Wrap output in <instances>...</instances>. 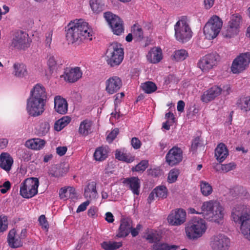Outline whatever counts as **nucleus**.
Returning a JSON list of instances; mask_svg holds the SVG:
<instances>
[{
	"label": "nucleus",
	"instance_id": "1",
	"mask_svg": "<svg viewBox=\"0 0 250 250\" xmlns=\"http://www.w3.org/2000/svg\"><path fill=\"white\" fill-rule=\"evenodd\" d=\"M47 99L45 88L40 84H37L30 92L27 100L26 110L31 116L37 117L44 112Z\"/></svg>",
	"mask_w": 250,
	"mask_h": 250
},
{
	"label": "nucleus",
	"instance_id": "2",
	"mask_svg": "<svg viewBox=\"0 0 250 250\" xmlns=\"http://www.w3.org/2000/svg\"><path fill=\"white\" fill-rule=\"evenodd\" d=\"M66 31V38L69 43L82 42L84 39L92 40L93 31L89 27L88 23L82 19L70 22Z\"/></svg>",
	"mask_w": 250,
	"mask_h": 250
},
{
	"label": "nucleus",
	"instance_id": "3",
	"mask_svg": "<svg viewBox=\"0 0 250 250\" xmlns=\"http://www.w3.org/2000/svg\"><path fill=\"white\" fill-rule=\"evenodd\" d=\"M231 218L240 226L245 238L250 241V208L241 204L235 205L231 209Z\"/></svg>",
	"mask_w": 250,
	"mask_h": 250
},
{
	"label": "nucleus",
	"instance_id": "4",
	"mask_svg": "<svg viewBox=\"0 0 250 250\" xmlns=\"http://www.w3.org/2000/svg\"><path fill=\"white\" fill-rule=\"evenodd\" d=\"M206 229L205 220L198 218L192 219L185 228L186 235L191 240H195L201 237Z\"/></svg>",
	"mask_w": 250,
	"mask_h": 250
},
{
	"label": "nucleus",
	"instance_id": "5",
	"mask_svg": "<svg viewBox=\"0 0 250 250\" xmlns=\"http://www.w3.org/2000/svg\"><path fill=\"white\" fill-rule=\"evenodd\" d=\"M175 36L178 41L185 42L192 37V32L189 25V21L185 17L178 21L174 26Z\"/></svg>",
	"mask_w": 250,
	"mask_h": 250
},
{
	"label": "nucleus",
	"instance_id": "6",
	"mask_svg": "<svg viewBox=\"0 0 250 250\" xmlns=\"http://www.w3.org/2000/svg\"><path fill=\"white\" fill-rule=\"evenodd\" d=\"M124 54V49L121 44L115 42L112 43L106 51L108 64L111 67L119 65L123 61Z\"/></svg>",
	"mask_w": 250,
	"mask_h": 250
},
{
	"label": "nucleus",
	"instance_id": "7",
	"mask_svg": "<svg viewBox=\"0 0 250 250\" xmlns=\"http://www.w3.org/2000/svg\"><path fill=\"white\" fill-rule=\"evenodd\" d=\"M39 181L37 178H27L21 184L20 194L25 198H30L38 193Z\"/></svg>",
	"mask_w": 250,
	"mask_h": 250
},
{
	"label": "nucleus",
	"instance_id": "8",
	"mask_svg": "<svg viewBox=\"0 0 250 250\" xmlns=\"http://www.w3.org/2000/svg\"><path fill=\"white\" fill-rule=\"evenodd\" d=\"M31 40L28 34L23 31L15 33L11 42V46L16 49L25 50L30 46Z\"/></svg>",
	"mask_w": 250,
	"mask_h": 250
},
{
	"label": "nucleus",
	"instance_id": "9",
	"mask_svg": "<svg viewBox=\"0 0 250 250\" xmlns=\"http://www.w3.org/2000/svg\"><path fill=\"white\" fill-rule=\"evenodd\" d=\"M250 62V53H242L233 60L231 67V71L234 74L240 73L248 67Z\"/></svg>",
	"mask_w": 250,
	"mask_h": 250
},
{
	"label": "nucleus",
	"instance_id": "10",
	"mask_svg": "<svg viewBox=\"0 0 250 250\" xmlns=\"http://www.w3.org/2000/svg\"><path fill=\"white\" fill-rule=\"evenodd\" d=\"M104 17L114 34L120 35L124 32L123 21L118 16L107 12L104 13Z\"/></svg>",
	"mask_w": 250,
	"mask_h": 250
},
{
	"label": "nucleus",
	"instance_id": "11",
	"mask_svg": "<svg viewBox=\"0 0 250 250\" xmlns=\"http://www.w3.org/2000/svg\"><path fill=\"white\" fill-rule=\"evenodd\" d=\"M220 60V56L216 53L208 54L200 59L198 66L203 72H208L216 66Z\"/></svg>",
	"mask_w": 250,
	"mask_h": 250
},
{
	"label": "nucleus",
	"instance_id": "12",
	"mask_svg": "<svg viewBox=\"0 0 250 250\" xmlns=\"http://www.w3.org/2000/svg\"><path fill=\"white\" fill-rule=\"evenodd\" d=\"M209 246L212 250H228L230 246V240L224 234H218L210 238Z\"/></svg>",
	"mask_w": 250,
	"mask_h": 250
},
{
	"label": "nucleus",
	"instance_id": "13",
	"mask_svg": "<svg viewBox=\"0 0 250 250\" xmlns=\"http://www.w3.org/2000/svg\"><path fill=\"white\" fill-rule=\"evenodd\" d=\"M186 220V212L182 208L172 210L167 217L168 223L172 226H180Z\"/></svg>",
	"mask_w": 250,
	"mask_h": 250
},
{
	"label": "nucleus",
	"instance_id": "14",
	"mask_svg": "<svg viewBox=\"0 0 250 250\" xmlns=\"http://www.w3.org/2000/svg\"><path fill=\"white\" fill-rule=\"evenodd\" d=\"M183 158V151L177 146L171 148L166 156V162L169 165L174 166L179 163Z\"/></svg>",
	"mask_w": 250,
	"mask_h": 250
},
{
	"label": "nucleus",
	"instance_id": "15",
	"mask_svg": "<svg viewBox=\"0 0 250 250\" xmlns=\"http://www.w3.org/2000/svg\"><path fill=\"white\" fill-rule=\"evenodd\" d=\"M105 90L109 94L117 92L122 86L121 79L117 76L109 78L105 82Z\"/></svg>",
	"mask_w": 250,
	"mask_h": 250
},
{
	"label": "nucleus",
	"instance_id": "16",
	"mask_svg": "<svg viewBox=\"0 0 250 250\" xmlns=\"http://www.w3.org/2000/svg\"><path fill=\"white\" fill-rule=\"evenodd\" d=\"M62 65L61 61L57 57L53 55H49L47 61V70L46 71V76H51L53 73L57 72Z\"/></svg>",
	"mask_w": 250,
	"mask_h": 250
},
{
	"label": "nucleus",
	"instance_id": "17",
	"mask_svg": "<svg viewBox=\"0 0 250 250\" xmlns=\"http://www.w3.org/2000/svg\"><path fill=\"white\" fill-rule=\"evenodd\" d=\"M132 228V221L129 218H123L120 221V226L117 234L118 237L127 236Z\"/></svg>",
	"mask_w": 250,
	"mask_h": 250
},
{
	"label": "nucleus",
	"instance_id": "18",
	"mask_svg": "<svg viewBox=\"0 0 250 250\" xmlns=\"http://www.w3.org/2000/svg\"><path fill=\"white\" fill-rule=\"evenodd\" d=\"M123 183L134 194L138 195L140 193V180L137 177H131L124 179Z\"/></svg>",
	"mask_w": 250,
	"mask_h": 250
},
{
	"label": "nucleus",
	"instance_id": "19",
	"mask_svg": "<svg viewBox=\"0 0 250 250\" xmlns=\"http://www.w3.org/2000/svg\"><path fill=\"white\" fill-rule=\"evenodd\" d=\"M219 207L217 200H212L204 202L201 207V212L205 218L211 221V218L209 217L211 209L213 208L218 209Z\"/></svg>",
	"mask_w": 250,
	"mask_h": 250
},
{
	"label": "nucleus",
	"instance_id": "20",
	"mask_svg": "<svg viewBox=\"0 0 250 250\" xmlns=\"http://www.w3.org/2000/svg\"><path fill=\"white\" fill-rule=\"evenodd\" d=\"M82 72L78 67L66 69L64 75L65 81L70 83H74L82 77Z\"/></svg>",
	"mask_w": 250,
	"mask_h": 250
},
{
	"label": "nucleus",
	"instance_id": "21",
	"mask_svg": "<svg viewBox=\"0 0 250 250\" xmlns=\"http://www.w3.org/2000/svg\"><path fill=\"white\" fill-rule=\"evenodd\" d=\"M222 92V88L214 86L205 91L202 96L201 100L203 102L208 103L219 96Z\"/></svg>",
	"mask_w": 250,
	"mask_h": 250
},
{
	"label": "nucleus",
	"instance_id": "22",
	"mask_svg": "<svg viewBox=\"0 0 250 250\" xmlns=\"http://www.w3.org/2000/svg\"><path fill=\"white\" fill-rule=\"evenodd\" d=\"M54 108L55 111L61 114L67 113L68 104L65 99L60 96H57L54 98Z\"/></svg>",
	"mask_w": 250,
	"mask_h": 250
},
{
	"label": "nucleus",
	"instance_id": "23",
	"mask_svg": "<svg viewBox=\"0 0 250 250\" xmlns=\"http://www.w3.org/2000/svg\"><path fill=\"white\" fill-rule=\"evenodd\" d=\"M13 164V159L11 155L6 152H3L0 155V167L6 171L11 169Z\"/></svg>",
	"mask_w": 250,
	"mask_h": 250
},
{
	"label": "nucleus",
	"instance_id": "24",
	"mask_svg": "<svg viewBox=\"0 0 250 250\" xmlns=\"http://www.w3.org/2000/svg\"><path fill=\"white\" fill-rule=\"evenodd\" d=\"M8 242L11 248H16L22 246V243L19 235L16 233L15 229H12L9 232L8 235Z\"/></svg>",
	"mask_w": 250,
	"mask_h": 250
},
{
	"label": "nucleus",
	"instance_id": "25",
	"mask_svg": "<svg viewBox=\"0 0 250 250\" xmlns=\"http://www.w3.org/2000/svg\"><path fill=\"white\" fill-rule=\"evenodd\" d=\"M147 60L151 63L159 62L162 59V52L160 48L153 47L146 55Z\"/></svg>",
	"mask_w": 250,
	"mask_h": 250
},
{
	"label": "nucleus",
	"instance_id": "26",
	"mask_svg": "<svg viewBox=\"0 0 250 250\" xmlns=\"http://www.w3.org/2000/svg\"><path fill=\"white\" fill-rule=\"evenodd\" d=\"M84 196L88 199H95L97 196L96 183L92 181L88 183L84 188Z\"/></svg>",
	"mask_w": 250,
	"mask_h": 250
},
{
	"label": "nucleus",
	"instance_id": "27",
	"mask_svg": "<svg viewBox=\"0 0 250 250\" xmlns=\"http://www.w3.org/2000/svg\"><path fill=\"white\" fill-rule=\"evenodd\" d=\"M12 74L17 78H22L28 74L26 66L22 63L15 62L13 66Z\"/></svg>",
	"mask_w": 250,
	"mask_h": 250
},
{
	"label": "nucleus",
	"instance_id": "28",
	"mask_svg": "<svg viewBox=\"0 0 250 250\" xmlns=\"http://www.w3.org/2000/svg\"><path fill=\"white\" fill-rule=\"evenodd\" d=\"M218 204L219 206L218 208H213L211 209V212L210 213V217L211 218V221L219 223L220 221L222 220L224 216V208L221 205L220 203L218 201Z\"/></svg>",
	"mask_w": 250,
	"mask_h": 250
},
{
	"label": "nucleus",
	"instance_id": "29",
	"mask_svg": "<svg viewBox=\"0 0 250 250\" xmlns=\"http://www.w3.org/2000/svg\"><path fill=\"white\" fill-rule=\"evenodd\" d=\"M228 154V150L225 144L221 143L217 146L215 151V156L219 162H223Z\"/></svg>",
	"mask_w": 250,
	"mask_h": 250
},
{
	"label": "nucleus",
	"instance_id": "30",
	"mask_svg": "<svg viewBox=\"0 0 250 250\" xmlns=\"http://www.w3.org/2000/svg\"><path fill=\"white\" fill-rule=\"evenodd\" d=\"M45 142L44 140L39 138H34L27 140L25 144V146L32 149H41L44 146Z\"/></svg>",
	"mask_w": 250,
	"mask_h": 250
},
{
	"label": "nucleus",
	"instance_id": "31",
	"mask_svg": "<svg viewBox=\"0 0 250 250\" xmlns=\"http://www.w3.org/2000/svg\"><path fill=\"white\" fill-rule=\"evenodd\" d=\"M89 5L93 12L97 14L103 11L105 7L103 0H90Z\"/></svg>",
	"mask_w": 250,
	"mask_h": 250
},
{
	"label": "nucleus",
	"instance_id": "32",
	"mask_svg": "<svg viewBox=\"0 0 250 250\" xmlns=\"http://www.w3.org/2000/svg\"><path fill=\"white\" fill-rule=\"evenodd\" d=\"M59 195L61 199L64 200L68 198L73 199L75 197V189L71 187H69L66 188H62L60 190Z\"/></svg>",
	"mask_w": 250,
	"mask_h": 250
},
{
	"label": "nucleus",
	"instance_id": "33",
	"mask_svg": "<svg viewBox=\"0 0 250 250\" xmlns=\"http://www.w3.org/2000/svg\"><path fill=\"white\" fill-rule=\"evenodd\" d=\"M220 31L212 27L210 24H205L204 27V33L206 38L208 40L215 38Z\"/></svg>",
	"mask_w": 250,
	"mask_h": 250
},
{
	"label": "nucleus",
	"instance_id": "34",
	"mask_svg": "<svg viewBox=\"0 0 250 250\" xmlns=\"http://www.w3.org/2000/svg\"><path fill=\"white\" fill-rule=\"evenodd\" d=\"M92 122L87 120L83 121L79 127V131L81 134L84 136L87 135L91 132Z\"/></svg>",
	"mask_w": 250,
	"mask_h": 250
},
{
	"label": "nucleus",
	"instance_id": "35",
	"mask_svg": "<svg viewBox=\"0 0 250 250\" xmlns=\"http://www.w3.org/2000/svg\"><path fill=\"white\" fill-rule=\"evenodd\" d=\"M108 151L106 148L99 147L97 148L94 153V157L96 161H101L107 157Z\"/></svg>",
	"mask_w": 250,
	"mask_h": 250
},
{
	"label": "nucleus",
	"instance_id": "36",
	"mask_svg": "<svg viewBox=\"0 0 250 250\" xmlns=\"http://www.w3.org/2000/svg\"><path fill=\"white\" fill-rule=\"evenodd\" d=\"M71 121L69 116H64L56 122L54 125V129L56 131H60L66 126Z\"/></svg>",
	"mask_w": 250,
	"mask_h": 250
},
{
	"label": "nucleus",
	"instance_id": "37",
	"mask_svg": "<svg viewBox=\"0 0 250 250\" xmlns=\"http://www.w3.org/2000/svg\"><path fill=\"white\" fill-rule=\"evenodd\" d=\"M206 24H210L212 27L217 29V31H220L223 22L219 17L214 15L208 20Z\"/></svg>",
	"mask_w": 250,
	"mask_h": 250
},
{
	"label": "nucleus",
	"instance_id": "38",
	"mask_svg": "<svg viewBox=\"0 0 250 250\" xmlns=\"http://www.w3.org/2000/svg\"><path fill=\"white\" fill-rule=\"evenodd\" d=\"M239 32V29L237 27H234L228 25L226 29L222 33L224 37L226 38H233L236 36Z\"/></svg>",
	"mask_w": 250,
	"mask_h": 250
},
{
	"label": "nucleus",
	"instance_id": "39",
	"mask_svg": "<svg viewBox=\"0 0 250 250\" xmlns=\"http://www.w3.org/2000/svg\"><path fill=\"white\" fill-rule=\"evenodd\" d=\"M132 32L135 39L140 41L144 39V33L142 27L138 24H134L132 27Z\"/></svg>",
	"mask_w": 250,
	"mask_h": 250
},
{
	"label": "nucleus",
	"instance_id": "40",
	"mask_svg": "<svg viewBox=\"0 0 250 250\" xmlns=\"http://www.w3.org/2000/svg\"><path fill=\"white\" fill-rule=\"evenodd\" d=\"M122 246L121 242H104L101 244L102 247L105 250H114Z\"/></svg>",
	"mask_w": 250,
	"mask_h": 250
},
{
	"label": "nucleus",
	"instance_id": "41",
	"mask_svg": "<svg viewBox=\"0 0 250 250\" xmlns=\"http://www.w3.org/2000/svg\"><path fill=\"white\" fill-rule=\"evenodd\" d=\"M156 193V197L160 199L167 198V189L165 186H161L154 189Z\"/></svg>",
	"mask_w": 250,
	"mask_h": 250
},
{
	"label": "nucleus",
	"instance_id": "42",
	"mask_svg": "<svg viewBox=\"0 0 250 250\" xmlns=\"http://www.w3.org/2000/svg\"><path fill=\"white\" fill-rule=\"evenodd\" d=\"M200 188L202 193L205 196L209 195L212 192V187L207 182H201Z\"/></svg>",
	"mask_w": 250,
	"mask_h": 250
},
{
	"label": "nucleus",
	"instance_id": "43",
	"mask_svg": "<svg viewBox=\"0 0 250 250\" xmlns=\"http://www.w3.org/2000/svg\"><path fill=\"white\" fill-rule=\"evenodd\" d=\"M141 87L143 90L146 93L154 92L157 89L156 85L154 83L149 81L142 83Z\"/></svg>",
	"mask_w": 250,
	"mask_h": 250
},
{
	"label": "nucleus",
	"instance_id": "44",
	"mask_svg": "<svg viewBox=\"0 0 250 250\" xmlns=\"http://www.w3.org/2000/svg\"><path fill=\"white\" fill-rule=\"evenodd\" d=\"M146 238L149 243L156 244L161 242L162 236L157 233H150L146 235Z\"/></svg>",
	"mask_w": 250,
	"mask_h": 250
},
{
	"label": "nucleus",
	"instance_id": "45",
	"mask_svg": "<svg viewBox=\"0 0 250 250\" xmlns=\"http://www.w3.org/2000/svg\"><path fill=\"white\" fill-rule=\"evenodd\" d=\"M242 23V17L238 14L232 15L230 20L229 22V25L237 27L239 29L240 25Z\"/></svg>",
	"mask_w": 250,
	"mask_h": 250
},
{
	"label": "nucleus",
	"instance_id": "46",
	"mask_svg": "<svg viewBox=\"0 0 250 250\" xmlns=\"http://www.w3.org/2000/svg\"><path fill=\"white\" fill-rule=\"evenodd\" d=\"M238 106L241 110L245 112L250 110V97H247L242 99Z\"/></svg>",
	"mask_w": 250,
	"mask_h": 250
},
{
	"label": "nucleus",
	"instance_id": "47",
	"mask_svg": "<svg viewBox=\"0 0 250 250\" xmlns=\"http://www.w3.org/2000/svg\"><path fill=\"white\" fill-rule=\"evenodd\" d=\"M50 125L47 122L44 121L42 122L38 129V133L41 136L45 135L50 129Z\"/></svg>",
	"mask_w": 250,
	"mask_h": 250
},
{
	"label": "nucleus",
	"instance_id": "48",
	"mask_svg": "<svg viewBox=\"0 0 250 250\" xmlns=\"http://www.w3.org/2000/svg\"><path fill=\"white\" fill-rule=\"evenodd\" d=\"M188 56L187 51L185 49H180L174 52V58L177 61L185 60Z\"/></svg>",
	"mask_w": 250,
	"mask_h": 250
},
{
	"label": "nucleus",
	"instance_id": "49",
	"mask_svg": "<svg viewBox=\"0 0 250 250\" xmlns=\"http://www.w3.org/2000/svg\"><path fill=\"white\" fill-rule=\"evenodd\" d=\"M148 167V161L146 160H142L135 167L132 168L133 171H144Z\"/></svg>",
	"mask_w": 250,
	"mask_h": 250
},
{
	"label": "nucleus",
	"instance_id": "50",
	"mask_svg": "<svg viewBox=\"0 0 250 250\" xmlns=\"http://www.w3.org/2000/svg\"><path fill=\"white\" fill-rule=\"evenodd\" d=\"M179 174V170L177 169H171L168 175V181L170 183H173L177 180L178 176Z\"/></svg>",
	"mask_w": 250,
	"mask_h": 250
},
{
	"label": "nucleus",
	"instance_id": "51",
	"mask_svg": "<svg viewBox=\"0 0 250 250\" xmlns=\"http://www.w3.org/2000/svg\"><path fill=\"white\" fill-rule=\"evenodd\" d=\"M7 218L6 216H0V232L5 231L7 229Z\"/></svg>",
	"mask_w": 250,
	"mask_h": 250
},
{
	"label": "nucleus",
	"instance_id": "52",
	"mask_svg": "<svg viewBox=\"0 0 250 250\" xmlns=\"http://www.w3.org/2000/svg\"><path fill=\"white\" fill-rule=\"evenodd\" d=\"M118 133L119 129L118 128H115L107 136L106 140L109 143L112 142L116 137Z\"/></svg>",
	"mask_w": 250,
	"mask_h": 250
},
{
	"label": "nucleus",
	"instance_id": "53",
	"mask_svg": "<svg viewBox=\"0 0 250 250\" xmlns=\"http://www.w3.org/2000/svg\"><path fill=\"white\" fill-rule=\"evenodd\" d=\"M167 244L160 242L159 243L153 244L152 246V250H166Z\"/></svg>",
	"mask_w": 250,
	"mask_h": 250
},
{
	"label": "nucleus",
	"instance_id": "54",
	"mask_svg": "<svg viewBox=\"0 0 250 250\" xmlns=\"http://www.w3.org/2000/svg\"><path fill=\"white\" fill-rule=\"evenodd\" d=\"M220 169L224 172H227L235 167V165L234 163H229L226 165H221L220 166Z\"/></svg>",
	"mask_w": 250,
	"mask_h": 250
},
{
	"label": "nucleus",
	"instance_id": "55",
	"mask_svg": "<svg viewBox=\"0 0 250 250\" xmlns=\"http://www.w3.org/2000/svg\"><path fill=\"white\" fill-rule=\"evenodd\" d=\"M11 187L10 182L8 181L5 182L2 186L0 187V191L2 193H5Z\"/></svg>",
	"mask_w": 250,
	"mask_h": 250
},
{
	"label": "nucleus",
	"instance_id": "56",
	"mask_svg": "<svg viewBox=\"0 0 250 250\" xmlns=\"http://www.w3.org/2000/svg\"><path fill=\"white\" fill-rule=\"evenodd\" d=\"M52 35L53 32L52 31H50L45 34V43L46 46L48 47L50 46V44L52 42Z\"/></svg>",
	"mask_w": 250,
	"mask_h": 250
},
{
	"label": "nucleus",
	"instance_id": "57",
	"mask_svg": "<svg viewBox=\"0 0 250 250\" xmlns=\"http://www.w3.org/2000/svg\"><path fill=\"white\" fill-rule=\"evenodd\" d=\"M131 145L134 148L137 149L141 147V142L137 138L134 137L131 140Z\"/></svg>",
	"mask_w": 250,
	"mask_h": 250
},
{
	"label": "nucleus",
	"instance_id": "58",
	"mask_svg": "<svg viewBox=\"0 0 250 250\" xmlns=\"http://www.w3.org/2000/svg\"><path fill=\"white\" fill-rule=\"evenodd\" d=\"M200 145V140L199 137L195 138L192 142L191 149L192 151H195L197 147Z\"/></svg>",
	"mask_w": 250,
	"mask_h": 250
},
{
	"label": "nucleus",
	"instance_id": "59",
	"mask_svg": "<svg viewBox=\"0 0 250 250\" xmlns=\"http://www.w3.org/2000/svg\"><path fill=\"white\" fill-rule=\"evenodd\" d=\"M39 221L41 224V225L42 226V227L46 229L48 228V223L46 220V218L45 217V215H42L40 216V217L39 218Z\"/></svg>",
	"mask_w": 250,
	"mask_h": 250
},
{
	"label": "nucleus",
	"instance_id": "60",
	"mask_svg": "<svg viewBox=\"0 0 250 250\" xmlns=\"http://www.w3.org/2000/svg\"><path fill=\"white\" fill-rule=\"evenodd\" d=\"M67 150L66 146H59L56 148L57 153L62 156L64 155Z\"/></svg>",
	"mask_w": 250,
	"mask_h": 250
},
{
	"label": "nucleus",
	"instance_id": "61",
	"mask_svg": "<svg viewBox=\"0 0 250 250\" xmlns=\"http://www.w3.org/2000/svg\"><path fill=\"white\" fill-rule=\"evenodd\" d=\"M89 204V201L87 200L81 204L77 209V212H80L85 210L87 206Z\"/></svg>",
	"mask_w": 250,
	"mask_h": 250
},
{
	"label": "nucleus",
	"instance_id": "62",
	"mask_svg": "<svg viewBox=\"0 0 250 250\" xmlns=\"http://www.w3.org/2000/svg\"><path fill=\"white\" fill-rule=\"evenodd\" d=\"M134 160V157H132L129 155H128L126 153H125L123 157L121 158V161H125V162L130 163L133 162Z\"/></svg>",
	"mask_w": 250,
	"mask_h": 250
},
{
	"label": "nucleus",
	"instance_id": "63",
	"mask_svg": "<svg viewBox=\"0 0 250 250\" xmlns=\"http://www.w3.org/2000/svg\"><path fill=\"white\" fill-rule=\"evenodd\" d=\"M105 219L107 222L110 223H113L114 220L113 214L110 212L106 213Z\"/></svg>",
	"mask_w": 250,
	"mask_h": 250
},
{
	"label": "nucleus",
	"instance_id": "64",
	"mask_svg": "<svg viewBox=\"0 0 250 250\" xmlns=\"http://www.w3.org/2000/svg\"><path fill=\"white\" fill-rule=\"evenodd\" d=\"M214 0H204L205 8L207 9L210 8L214 4Z\"/></svg>",
	"mask_w": 250,
	"mask_h": 250
}]
</instances>
